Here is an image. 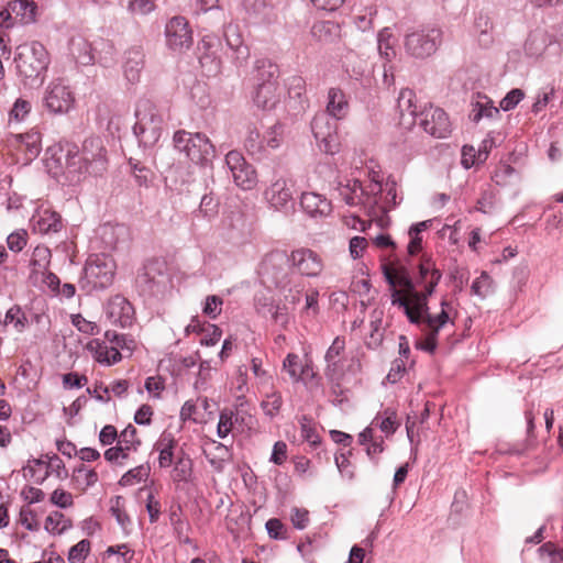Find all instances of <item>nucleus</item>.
Listing matches in <instances>:
<instances>
[{
  "instance_id": "aec40b11",
  "label": "nucleus",
  "mask_w": 563,
  "mask_h": 563,
  "mask_svg": "<svg viewBox=\"0 0 563 563\" xmlns=\"http://www.w3.org/2000/svg\"><path fill=\"white\" fill-rule=\"evenodd\" d=\"M56 162L60 165L66 179L71 184L80 181L81 177L88 174V166L84 163L75 146L67 148L66 153L62 148Z\"/></svg>"
},
{
  "instance_id": "473e14b6",
  "label": "nucleus",
  "mask_w": 563,
  "mask_h": 563,
  "mask_svg": "<svg viewBox=\"0 0 563 563\" xmlns=\"http://www.w3.org/2000/svg\"><path fill=\"white\" fill-rule=\"evenodd\" d=\"M452 305L445 300L441 301V312L437 316L423 312L420 323H426L427 328L439 334L440 330L445 327L446 323L452 322L451 318Z\"/></svg>"
},
{
  "instance_id": "4c0bfd02",
  "label": "nucleus",
  "mask_w": 563,
  "mask_h": 563,
  "mask_svg": "<svg viewBox=\"0 0 563 563\" xmlns=\"http://www.w3.org/2000/svg\"><path fill=\"white\" fill-rule=\"evenodd\" d=\"M265 158H267L273 151L278 150L284 143V125L275 123L263 135Z\"/></svg>"
},
{
  "instance_id": "c85d7f7f",
  "label": "nucleus",
  "mask_w": 563,
  "mask_h": 563,
  "mask_svg": "<svg viewBox=\"0 0 563 563\" xmlns=\"http://www.w3.org/2000/svg\"><path fill=\"white\" fill-rule=\"evenodd\" d=\"M358 443L363 446H365V451L367 456L372 462L375 464L378 463L379 455L385 450V442L383 437H376L374 435V431L372 427L365 428L360 434H358Z\"/></svg>"
},
{
  "instance_id": "7ed1b4c3",
  "label": "nucleus",
  "mask_w": 563,
  "mask_h": 563,
  "mask_svg": "<svg viewBox=\"0 0 563 563\" xmlns=\"http://www.w3.org/2000/svg\"><path fill=\"white\" fill-rule=\"evenodd\" d=\"M371 175L372 180L365 187L357 178L349 179L346 183L336 180L335 189L346 205L351 207L363 206L374 212L376 208L379 209V202L383 199V186L377 173L372 172Z\"/></svg>"
},
{
  "instance_id": "4be33fe9",
  "label": "nucleus",
  "mask_w": 563,
  "mask_h": 563,
  "mask_svg": "<svg viewBox=\"0 0 563 563\" xmlns=\"http://www.w3.org/2000/svg\"><path fill=\"white\" fill-rule=\"evenodd\" d=\"M282 93L278 81L258 82L252 93V101L257 109L271 111L279 103Z\"/></svg>"
},
{
  "instance_id": "338daca9",
  "label": "nucleus",
  "mask_w": 563,
  "mask_h": 563,
  "mask_svg": "<svg viewBox=\"0 0 563 563\" xmlns=\"http://www.w3.org/2000/svg\"><path fill=\"white\" fill-rule=\"evenodd\" d=\"M345 350V340L342 336H336L332 344L325 352L324 360L325 363L334 362L336 360L342 358L341 355Z\"/></svg>"
},
{
  "instance_id": "864d4df0",
  "label": "nucleus",
  "mask_w": 563,
  "mask_h": 563,
  "mask_svg": "<svg viewBox=\"0 0 563 563\" xmlns=\"http://www.w3.org/2000/svg\"><path fill=\"white\" fill-rule=\"evenodd\" d=\"M283 405V398L282 394L279 391H272L271 394H267L266 399L262 401V408L265 412V415L269 417H275Z\"/></svg>"
},
{
  "instance_id": "6ab92c4d",
  "label": "nucleus",
  "mask_w": 563,
  "mask_h": 563,
  "mask_svg": "<svg viewBox=\"0 0 563 563\" xmlns=\"http://www.w3.org/2000/svg\"><path fill=\"white\" fill-rule=\"evenodd\" d=\"M137 430L132 424H129L119 435L115 446L109 448L104 452V459L108 462H118L119 459L125 460L129 457L131 450L136 451L141 445V441L136 438Z\"/></svg>"
},
{
  "instance_id": "f8f14e48",
  "label": "nucleus",
  "mask_w": 563,
  "mask_h": 563,
  "mask_svg": "<svg viewBox=\"0 0 563 563\" xmlns=\"http://www.w3.org/2000/svg\"><path fill=\"white\" fill-rule=\"evenodd\" d=\"M218 230L222 238L231 242H238L243 238L245 220L238 197L229 198L221 207V220Z\"/></svg>"
},
{
  "instance_id": "79ce46f5",
  "label": "nucleus",
  "mask_w": 563,
  "mask_h": 563,
  "mask_svg": "<svg viewBox=\"0 0 563 563\" xmlns=\"http://www.w3.org/2000/svg\"><path fill=\"white\" fill-rule=\"evenodd\" d=\"M238 421V413L234 409L225 408L220 412L217 426V434L220 439H229L234 422Z\"/></svg>"
},
{
  "instance_id": "052dcab7",
  "label": "nucleus",
  "mask_w": 563,
  "mask_h": 563,
  "mask_svg": "<svg viewBox=\"0 0 563 563\" xmlns=\"http://www.w3.org/2000/svg\"><path fill=\"white\" fill-rule=\"evenodd\" d=\"M496 206V194L490 190H484L477 199L475 210L485 214H490Z\"/></svg>"
},
{
  "instance_id": "5fc2aeb1",
  "label": "nucleus",
  "mask_w": 563,
  "mask_h": 563,
  "mask_svg": "<svg viewBox=\"0 0 563 563\" xmlns=\"http://www.w3.org/2000/svg\"><path fill=\"white\" fill-rule=\"evenodd\" d=\"M345 367L343 358L327 363L324 376L328 382H342L345 375Z\"/></svg>"
},
{
  "instance_id": "39448f33",
  "label": "nucleus",
  "mask_w": 563,
  "mask_h": 563,
  "mask_svg": "<svg viewBox=\"0 0 563 563\" xmlns=\"http://www.w3.org/2000/svg\"><path fill=\"white\" fill-rule=\"evenodd\" d=\"M385 280L390 286V301L393 306L402 309L408 321L418 324V317L412 309L409 298L410 290H413L411 275L405 266L391 268L388 265L383 266Z\"/></svg>"
},
{
  "instance_id": "393cba45",
  "label": "nucleus",
  "mask_w": 563,
  "mask_h": 563,
  "mask_svg": "<svg viewBox=\"0 0 563 563\" xmlns=\"http://www.w3.org/2000/svg\"><path fill=\"white\" fill-rule=\"evenodd\" d=\"M255 309L263 317H271L272 320L280 325H286L289 321V313L286 305L275 303L274 299L264 294H257L255 297Z\"/></svg>"
},
{
  "instance_id": "de8ad7c7",
  "label": "nucleus",
  "mask_w": 563,
  "mask_h": 563,
  "mask_svg": "<svg viewBox=\"0 0 563 563\" xmlns=\"http://www.w3.org/2000/svg\"><path fill=\"white\" fill-rule=\"evenodd\" d=\"M51 473L55 474L59 479H65L68 477V472L65 467L64 462L56 454L49 457V460L46 463V471L44 475L41 478H36L35 482L42 484Z\"/></svg>"
},
{
  "instance_id": "5701e85b",
  "label": "nucleus",
  "mask_w": 563,
  "mask_h": 563,
  "mask_svg": "<svg viewBox=\"0 0 563 563\" xmlns=\"http://www.w3.org/2000/svg\"><path fill=\"white\" fill-rule=\"evenodd\" d=\"M399 110V124L406 129H411L419 120L418 106L416 104V93L411 89H402L397 99Z\"/></svg>"
},
{
  "instance_id": "ea45409f",
  "label": "nucleus",
  "mask_w": 563,
  "mask_h": 563,
  "mask_svg": "<svg viewBox=\"0 0 563 563\" xmlns=\"http://www.w3.org/2000/svg\"><path fill=\"white\" fill-rule=\"evenodd\" d=\"M396 38L389 27H384L377 35V47L382 57L390 62L396 56Z\"/></svg>"
},
{
  "instance_id": "8fccbe9b",
  "label": "nucleus",
  "mask_w": 563,
  "mask_h": 563,
  "mask_svg": "<svg viewBox=\"0 0 563 563\" xmlns=\"http://www.w3.org/2000/svg\"><path fill=\"white\" fill-rule=\"evenodd\" d=\"M223 38L227 45L239 53H241L243 40L242 35L239 32V26L236 24H228L223 30Z\"/></svg>"
},
{
  "instance_id": "e2e57ef3",
  "label": "nucleus",
  "mask_w": 563,
  "mask_h": 563,
  "mask_svg": "<svg viewBox=\"0 0 563 563\" xmlns=\"http://www.w3.org/2000/svg\"><path fill=\"white\" fill-rule=\"evenodd\" d=\"M525 98V92L519 88H514L500 100L499 107L503 111H510Z\"/></svg>"
},
{
  "instance_id": "72a5a7b5",
  "label": "nucleus",
  "mask_w": 563,
  "mask_h": 563,
  "mask_svg": "<svg viewBox=\"0 0 563 563\" xmlns=\"http://www.w3.org/2000/svg\"><path fill=\"white\" fill-rule=\"evenodd\" d=\"M9 8L14 16V21H19L22 24L35 21L37 7L33 0H13L9 2Z\"/></svg>"
},
{
  "instance_id": "dca6fc26",
  "label": "nucleus",
  "mask_w": 563,
  "mask_h": 563,
  "mask_svg": "<svg viewBox=\"0 0 563 563\" xmlns=\"http://www.w3.org/2000/svg\"><path fill=\"white\" fill-rule=\"evenodd\" d=\"M166 45L169 49L181 52L192 44V31L185 16H173L165 26Z\"/></svg>"
},
{
  "instance_id": "4468645a",
  "label": "nucleus",
  "mask_w": 563,
  "mask_h": 563,
  "mask_svg": "<svg viewBox=\"0 0 563 563\" xmlns=\"http://www.w3.org/2000/svg\"><path fill=\"white\" fill-rule=\"evenodd\" d=\"M234 184L242 190H252L257 185L255 168L246 162L239 151H230L224 157Z\"/></svg>"
},
{
  "instance_id": "a19ab883",
  "label": "nucleus",
  "mask_w": 563,
  "mask_h": 563,
  "mask_svg": "<svg viewBox=\"0 0 563 563\" xmlns=\"http://www.w3.org/2000/svg\"><path fill=\"white\" fill-rule=\"evenodd\" d=\"M244 146L249 155H251L254 159H265L263 135H261V133L257 130L249 131L244 141Z\"/></svg>"
},
{
  "instance_id": "09e8293b",
  "label": "nucleus",
  "mask_w": 563,
  "mask_h": 563,
  "mask_svg": "<svg viewBox=\"0 0 563 563\" xmlns=\"http://www.w3.org/2000/svg\"><path fill=\"white\" fill-rule=\"evenodd\" d=\"M386 195L379 202V210L384 213L399 205L397 200V184L394 179L388 178L385 184Z\"/></svg>"
},
{
  "instance_id": "774afa93",
  "label": "nucleus",
  "mask_w": 563,
  "mask_h": 563,
  "mask_svg": "<svg viewBox=\"0 0 563 563\" xmlns=\"http://www.w3.org/2000/svg\"><path fill=\"white\" fill-rule=\"evenodd\" d=\"M335 464L336 467L342 475V477L352 481L354 478V467L350 462L349 457L344 453H340L335 455Z\"/></svg>"
},
{
  "instance_id": "f257e3e1",
  "label": "nucleus",
  "mask_w": 563,
  "mask_h": 563,
  "mask_svg": "<svg viewBox=\"0 0 563 563\" xmlns=\"http://www.w3.org/2000/svg\"><path fill=\"white\" fill-rule=\"evenodd\" d=\"M442 278V273L437 268L434 261L423 255L418 265V273L411 276L413 290H410L408 300L418 317V324L423 312L428 310L429 297L434 292L435 287Z\"/></svg>"
},
{
  "instance_id": "13d9d810",
  "label": "nucleus",
  "mask_w": 563,
  "mask_h": 563,
  "mask_svg": "<svg viewBox=\"0 0 563 563\" xmlns=\"http://www.w3.org/2000/svg\"><path fill=\"white\" fill-rule=\"evenodd\" d=\"M493 29V23L487 15H478L475 20V31L479 34V42L484 45H487L492 42V36L489 34Z\"/></svg>"
},
{
  "instance_id": "f03ea898",
  "label": "nucleus",
  "mask_w": 563,
  "mask_h": 563,
  "mask_svg": "<svg viewBox=\"0 0 563 563\" xmlns=\"http://www.w3.org/2000/svg\"><path fill=\"white\" fill-rule=\"evenodd\" d=\"M284 255L271 253L265 257L261 266L263 283H271L279 289L284 298V305L295 307L300 302L303 286L299 279H294L284 268L277 267L283 264Z\"/></svg>"
},
{
  "instance_id": "c03bdc74",
  "label": "nucleus",
  "mask_w": 563,
  "mask_h": 563,
  "mask_svg": "<svg viewBox=\"0 0 563 563\" xmlns=\"http://www.w3.org/2000/svg\"><path fill=\"white\" fill-rule=\"evenodd\" d=\"M174 439L172 434L164 433L157 442V450H159L158 463L161 467H168L173 462V448Z\"/></svg>"
},
{
  "instance_id": "bf43d9fd",
  "label": "nucleus",
  "mask_w": 563,
  "mask_h": 563,
  "mask_svg": "<svg viewBox=\"0 0 563 563\" xmlns=\"http://www.w3.org/2000/svg\"><path fill=\"white\" fill-rule=\"evenodd\" d=\"M5 322L14 323L18 331H23V329L29 324V318L25 312L22 311L21 307L15 305L7 311Z\"/></svg>"
},
{
  "instance_id": "c9c22d12",
  "label": "nucleus",
  "mask_w": 563,
  "mask_h": 563,
  "mask_svg": "<svg viewBox=\"0 0 563 563\" xmlns=\"http://www.w3.org/2000/svg\"><path fill=\"white\" fill-rule=\"evenodd\" d=\"M547 47V34L542 31H533L528 35L523 49L527 56L538 58L543 55Z\"/></svg>"
},
{
  "instance_id": "a878e982",
  "label": "nucleus",
  "mask_w": 563,
  "mask_h": 563,
  "mask_svg": "<svg viewBox=\"0 0 563 563\" xmlns=\"http://www.w3.org/2000/svg\"><path fill=\"white\" fill-rule=\"evenodd\" d=\"M300 206L312 218L325 217L332 211L331 201L317 192H303L300 198Z\"/></svg>"
},
{
  "instance_id": "69168bd1",
  "label": "nucleus",
  "mask_w": 563,
  "mask_h": 563,
  "mask_svg": "<svg viewBox=\"0 0 563 563\" xmlns=\"http://www.w3.org/2000/svg\"><path fill=\"white\" fill-rule=\"evenodd\" d=\"M71 323L85 334L95 335L99 333V327L95 322L86 320L80 313L71 316Z\"/></svg>"
},
{
  "instance_id": "37998d69",
  "label": "nucleus",
  "mask_w": 563,
  "mask_h": 563,
  "mask_svg": "<svg viewBox=\"0 0 563 563\" xmlns=\"http://www.w3.org/2000/svg\"><path fill=\"white\" fill-rule=\"evenodd\" d=\"M233 438L227 439L224 443L213 440V470L220 471L222 463L229 462L232 457L231 445Z\"/></svg>"
},
{
  "instance_id": "412c9836",
  "label": "nucleus",
  "mask_w": 563,
  "mask_h": 563,
  "mask_svg": "<svg viewBox=\"0 0 563 563\" xmlns=\"http://www.w3.org/2000/svg\"><path fill=\"white\" fill-rule=\"evenodd\" d=\"M106 316L111 323L126 328L133 323L134 308L125 297L115 295L107 303Z\"/></svg>"
},
{
  "instance_id": "680f3d73",
  "label": "nucleus",
  "mask_w": 563,
  "mask_h": 563,
  "mask_svg": "<svg viewBox=\"0 0 563 563\" xmlns=\"http://www.w3.org/2000/svg\"><path fill=\"white\" fill-rule=\"evenodd\" d=\"M525 417H526V421H527V440H526V445L523 449H512V450H509L508 452L509 453H512V454H522L526 450H528L534 442L536 440V437H534V416L532 413L531 410H527L525 412Z\"/></svg>"
},
{
  "instance_id": "2f4dec72",
  "label": "nucleus",
  "mask_w": 563,
  "mask_h": 563,
  "mask_svg": "<svg viewBox=\"0 0 563 563\" xmlns=\"http://www.w3.org/2000/svg\"><path fill=\"white\" fill-rule=\"evenodd\" d=\"M341 27L333 21H317L311 27V36L320 43H333L340 37Z\"/></svg>"
},
{
  "instance_id": "1a4fd4ad",
  "label": "nucleus",
  "mask_w": 563,
  "mask_h": 563,
  "mask_svg": "<svg viewBox=\"0 0 563 563\" xmlns=\"http://www.w3.org/2000/svg\"><path fill=\"white\" fill-rule=\"evenodd\" d=\"M170 278L165 261L159 258L148 260L136 276V284L143 292L150 295L162 294Z\"/></svg>"
},
{
  "instance_id": "bb28decb",
  "label": "nucleus",
  "mask_w": 563,
  "mask_h": 563,
  "mask_svg": "<svg viewBox=\"0 0 563 563\" xmlns=\"http://www.w3.org/2000/svg\"><path fill=\"white\" fill-rule=\"evenodd\" d=\"M242 5L254 23H272L276 18L267 0H242Z\"/></svg>"
},
{
  "instance_id": "6e6552de",
  "label": "nucleus",
  "mask_w": 563,
  "mask_h": 563,
  "mask_svg": "<svg viewBox=\"0 0 563 563\" xmlns=\"http://www.w3.org/2000/svg\"><path fill=\"white\" fill-rule=\"evenodd\" d=\"M174 145L179 152L185 153L192 163L202 167L208 166L211 143L205 134H192L179 130L174 134Z\"/></svg>"
},
{
  "instance_id": "6e6d98bb",
  "label": "nucleus",
  "mask_w": 563,
  "mask_h": 563,
  "mask_svg": "<svg viewBox=\"0 0 563 563\" xmlns=\"http://www.w3.org/2000/svg\"><path fill=\"white\" fill-rule=\"evenodd\" d=\"M515 174L516 169L511 165L507 163H500L492 175V180L497 186H506L509 184Z\"/></svg>"
},
{
  "instance_id": "c756f323",
  "label": "nucleus",
  "mask_w": 563,
  "mask_h": 563,
  "mask_svg": "<svg viewBox=\"0 0 563 563\" xmlns=\"http://www.w3.org/2000/svg\"><path fill=\"white\" fill-rule=\"evenodd\" d=\"M471 106L470 118L475 123L479 122L483 118L494 119L499 117V109L494 106L493 100L487 96L478 93Z\"/></svg>"
},
{
  "instance_id": "9d476101",
  "label": "nucleus",
  "mask_w": 563,
  "mask_h": 563,
  "mask_svg": "<svg viewBox=\"0 0 563 563\" xmlns=\"http://www.w3.org/2000/svg\"><path fill=\"white\" fill-rule=\"evenodd\" d=\"M117 264L106 254L91 255L84 268V279L95 289L109 287L114 279Z\"/></svg>"
},
{
  "instance_id": "20e7f679",
  "label": "nucleus",
  "mask_w": 563,
  "mask_h": 563,
  "mask_svg": "<svg viewBox=\"0 0 563 563\" xmlns=\"http://www.w3.org/2000/svg\"><path fill=\"white\" fill-rule=\"evenodd\" d=\"M14 63L23 80L41 79L43 81L49 65V54L42 43L33 41L16 47Z\"/></svg>"
},
{
  "instance_id": "e433bc0d",
  "label": "nucleus",
  "mask_w": 563,
  "mask_h": 563,
  "mask_svg": "<svg viewBox=\"0 0 563 563\" xmlns=\"http://www.w3.org/2000/svg\"><path fill=\"white\" fill-rule=\"evenodd\" d=\"M35 228L40 233H57L63 228L62 217L55 211L45 210L40 216Z\"/></svg>"
},
{
  "instance_id": "2eb2a0df",
  "label": "nucleus",
  "mask_w": 563,
  "mask_h": 563,
  "mask_svg": "<svg viewBox=\"0 0 563 563\" xmlns=\"http://www.w3.org/2000/svg\"><path fill=\"white\" fill-rule=\"evenodd\" d=\"M287 261L299 275L308 278L320 276L324 268L321 255L308 247H299L291 251Z\"/></svg>"
},
{
  "instance_id": "f3484780",
  "label": "nucleus",
  "mask_w": 563,
  "mask_h": 563,
  "mask_svg": "<svg viewBox=\"0 0 563 563\" xmlns=\"http://www.w3.org/2000/svg\"><path fill=\"white\" fill-rule=\"evenodd\" d=\"M79 155L88 166V174L97 176L107 169V151L101 137L91 136L86 139Z\"/></svg>"
},
{
  "instance_id": "ddd939ff",
  "label": "nucleus",
  "mask_w": 563,
  "mask_h": 563,
  "mask_svg": "<svg viewBox=\"0 0 563 563\" xmlns=\"http://www.w3.org/2000/svg\"><path fill=\"white\" fill-rule=\"evenodd\" d=\"M75 96L62 79L51 81L43 93V107L52 114H65L74 108Z\"/></svg>"
},
{
  "instance_id": "f704fd0d",
  "label": "nucleus",
  "mask_w": 563,
  "mask_h": 563,
  "mask_svg": "<svg viewBox=\"0 0 563 563\" xmlns=\"http://www.w3.org/2000/svg\"><path fill=\"white\" fill-rule=\"evenodd\" d=\"M369 427L378 428L386 437L393 435L399 427L396 411L387 408L383 412H378Z\"/></svg>"
},
{
  "instance_id": "b1692460",
  "label": "nucleus",
  "mask_w": 563,
  "mask_h": 563,
  "mask_svg": "<svg viewBox=\"0 0 563 563\" xmlns=\"http://www.w3.org/2000/svg\"><path fill=\"white\" fill-rule=\"evenodd\" d=\"M266 201L276 210L286 209L292 206V191L285 178H277L264 191Z\"/></svg>"
},
{
  "instance_id": "9b49d317",
  "label": "nucleus",
  "mask_w": 563,
  "mask_h": 563,
  "mask_svg": "<svg viewBox=\"0 0 563 563\" xmlns=\"http://www.w3.org/2000/svg\"><path fill=\"white\" fill-rule=\"evenodd\" d=\"M336 121L325 113L316 114L311 121V131L319 150L329 155L339 153L341 146Z\"/></svg>"
},
{
  "instance_id": "4d7b16f0",
  "label": "nucleus",
  "mask_w": 563,
  "mask_h": 563,
  "mask_svg": "<svg viewBox=\"0 0 563 563\" xmlns=\"http://www.w3.org/2000/svg\"><path fill=\"white\" fill-rule=\"evenodd\" d=\"M148 476V468L140 465L137 467H134L130 471H128L123 476L120 478L119 484L121 486H131L135 483H140L144 478Z\"/></svg>"
},
{
  "instance_id": "603ef678",
  "label": "nucleus",
  "mask_w": 563,
  "mask_h": 563,
  "mask_svg": "<svg viewBox=\"0 0 563 563\" xmlns=\"http://www.w3.org/2000/svg\"><path fill=\"white\" fill-rule=\"evenodd\" d=\"M90 552V541L84 539L73 545L68 551V562L69 563H82L84 560Z\"/></svg>"
},
{
  "instance_id": "58836bf2",
  "label": "nucleus",
  "mask_w": 563,
  "mask_h": 563,
  "mask_svg": "<svg viewBox=\"0 0 563 563\" xmlns=\"http://www.w3.org/2000/svg\"><path fill=\"white\" fill-rule=\"evenodd\" d=\"M255 79L258 82L277 81L279 69L278 66L269 59L261 58L255 62L254 66Z\"/></svg>"
},
{
  "instance_id": "423d86ee",
  "label": "nucleus",
  "mask_w": 563,
  "mask_h": 563,
  "mask_svg": "<svg viewBox=\"0 0 563 563\" xmlns=\"http://www.w3.org/2000/svg\"><path fill=\"white\" fill-rule=\"evenodd\" d=\"M134 134L144 146H153L163 132V117L150 99H141L135 109Z\"/></svg>"
},
{
  "instance_id": "0eeeda50",
  "label": "nucleus",
  "mask_w": 563,
  "mask_h": 563,
  "mask_svg": "<svg viewBox=\"0 0 563 563\" xmlns=\"http://www.w3.org/2000/svg\"><path fill=\"white\" fill-rule=\"evenodd\" d=\"M442 38L443 32L441 27L422 25L406 33L404 41L405 51L411 57L424 59L438 51Z\"/></svg>"
},
{
  "instance_id": "3c124183",
  "label": "nucleus",
  "mask_w": 563,
  "mask_h": 563,
  "mask_svg": "<svg viewBox=\"0 0 563 563\" xmlns=\"http://www.w3.org/2000/svg\"><path fill=\"white\" fill-rule=\"evenodd\" d=\"M124 499L121 496H115L111 499L110 511L115 517L118 523L122 529H126L131 523L130 517L126 515L123 508Z\"/></svg>"
},
{
  "instance_id": "7c9ffc66",
  "label": "nucleus",
  "mask_w": 563,
  "mask_h": 563,
  "mask_svg": "<svg viewBox=\"0 0 563 563\" xmlns=\"http://www.w3.org/2000/svg\"><path fill=\"white\" fill-rule=\"evenodd\" d=\"M144 66V55L137 47H133L125 53L124 76L130 82H136L140 79L141 70Z\"/></svg>"
},
{
  "instance_id": "0e129e2a",
  "label": "nucleus",
  "mask_w": 563,
  "mask_h": 563,
  "mask_svg": "<svg viewBox=\"0 0 563 563\" xmlns=\"http://www.w3.org/2000/svg\"><path fill=\"white\" fill-rule=\"evenodd\" d=\"M490 286L492 278L486 272H483L481 276L473 282L471 290L472 294L476 296L486 297L490 291Z\"/></svg>"
},
{
  "instance_id": "cd10ccee",
  "label": "nucleus",
  "mask_w": 563,
  "mask_h": 563,
  "mask_svg": "<svg viewBox=\"0 0 563 563\" xmlns=\"http://www.w3.org/2000/svg\"><path fill=\"white\" fill-rule=\"evenodd\" d=\"M325 114L332 117L334 120L344 119L350 110L349 101L345 93L340 88H330L328 91Z\"/></svg>"
},
{
  "instance_id": "a18cd8bd",
  "label": "nucleus",
  "mask_w": 563,
  "mask_h": 563,
  "mask_svg": "<svg viewBox=\"0 0 563 563\" xmlns=\"http://www.w3.org/2000/svg\"><path fill=\"white\" fill-rule=\"evenodd\" d=\"M283 368L287 372L292 382L302 380L303 363L299 355L289 353L283 362Z\"/></svg>"
},
{
  "instance_id": "49530a36",
  "label": "nucleus",
  "mask_w": 563,
  "mask_h": 563,
  "mask_svg": "<svg viewBox=\"0 0 563 563\" xmlns=\"http://www.w3.org/2000/svg\"><path fill=\"white\" fill-rule=\"evenodd\" d=\"M71 527V521L67 519L62 512L54 511L45 519L44 528L51 533H63Z\"/></svg>"
},
{
  "instance_id": "a211bd4d",
  "label": "nucleus",
  "mask_w": 563,
  "mask_h": 563,
  "mask_svg": "<svg viewBox=\"0 0 563 563\" xmlns=\"http://www.w3.org/2000/svg\"><path fill=\"white\" fill-rule=\"evenodd\" d=\"M419 125L426 133L438 139H444L451 132V123L444 110L432 104L419 112Z\"/></svg>"
}]
</instances>
